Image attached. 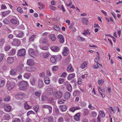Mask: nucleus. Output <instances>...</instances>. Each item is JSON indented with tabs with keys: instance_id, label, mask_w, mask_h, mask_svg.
Masks as SVG:
<instances>
[{
	"instance_id": "nucleus-31",
	"label": "nucleus",
	"mask_w": 122,
	"mask_h": 122,
	"mask_svg": "<svg viewBox=\"0 0 122 122\" xmlns=\"http://www.w3.org/2000/svg\"><path fill=\"white\" fill-rule=\"evenodd\" d=\"M13 61V57H8L7 60V62L8 64H10L12 63Z\"/></svg>"
},
{
	"instance_id": "nucleus-43",
	"label": "nucleus",
	"mask_w": 122,
	"mask_h": 122,
	"mask_svg": "<svg viewBox=\"0 0 122 122\" xmlns=\"http://www.w3.org/2000/svg\"><path fill=\"white\" fill-rule=\"evenodd\" d=\"M5 82L4 80H0V87H2L5 84Z\"/></svg>"
},
{
	"instance_id": "nucleus-47",
	"label": "nucleus",
	"mask_w": 122,
	"mask_h": 122,
	"mask_svg": "<svg viewBox=\"0 0 122 122\" xmlns=\"http://www.w3.org/2000/svg\"><path fill=\"white\" fill-rule=\"evenodd\" d=\"M56 57V60L58 61L60 60L62 58V56L60 55H58L56 56H55Z\"/></svg>"
},
{
	"instance_id": "nucleus-42",
	"label": "nucleus",
	"mask_w": 122,
	"mask_h": 122,
	"mask_svg": "<svg viewBox=\"0 0 122 122\" xmlns=\"http://www.w3.org/2000/svg\"><path fill=\"white\" fill-rule=\"evenodd\" d=\"M87 64V62L86 61L84 62L81 65V67L82 68H84L86 66Z\"/></svg>"
},
{
	"instance_id": "nucleus-29",
	"label": "nucleus",
	"mask_w": 122,
	"mask_h": 122,
	"mask_svg": "<svg viewBox=\"0 0 122 122\" xmlns=\"http://www.w3.org/2000/svg\"><path fill=\"white\" fill-rule=\"evenodd\" d=\"M70 96V94L69 92H66L64 95V97L65 99H69Z\"/></svg>"
},
{
	"instance_id": "nucleus-5",
	"label": "nucleus",
	"mask_w": 122,
	"mask_h": 122,
	"mask_svg": "<svg viewBox=\"0 0 122 122\" xmlns=\"http://www.w3.org/2000/svg\"><path fill=\"white\" fill-rule=\"evenodd\" d=\"M15 85V83L14 82H11L9 83L7 85V86L8 90H10L14 87Z\"/></svg>"
},
{
	"instance_id": "nucleus-54",
	"label": "nucleus",
	"mask_w": 122,
	"mask_h": 122,
	"mask_svg": "<svg viewBox=\"0 0 122 122\" xmlns=\"http://www.w3.org/2000/svg\"><path fill=\"white\" fill-rule=\"evenodd\" d=\"M78 83L79 85H81L82 82V79L80 77L78 79Z\"/></svg>"
},
{
	"instance_id": "nucleus-2",
	"label": "nucleus",
	"mask_w": 122,
	"mask_h": 122,
	"mask_svg": "<svg viewBox=\"0 0 122 122\" xmlns=\"http://www.w3.org/2000/svg\"><path fill=\"white\" fill-rule=\"evenodd\" d=\"M26 54V50L24 49H22L18 51L17 55L20 56H23Z\"/></svg>"
},
{
	"instance_id": "nucleus-3",
	"label": "nucleus",
	"mask_w": 122,
	"mask_h": 122,
	"mask_svg": "<svg viewBox=\"0 0 122 122\" xmlns=\"http://www.w3.org/2000/svg\"><path fill=\"white\" fill-rule=\"evenodd\" d=\"M54 118L53 117L49 116L45 117L43 119V122H53Z\"/></svg>"
},
{
	"instance_id": "nucleus-6",
	"label": "nucleus",
	"mask_w": 122,
	"mask_h": 122,
	"mask_svg": "<svg viewBox=\"0 0 122 122\" xmlns=\"http://www.w3.org/2000/svg\"><path fill=\"white\" fill-rule=\"evenodd\" d=\"M69 50L68 48L67 47H64L62 52V54L64 56H66L69 53Z\"/></svg>"
},
{
	"instance_id": "nucleus-39",
	"label": "nucleus",
	"mask_w": 122,
	"mask_h": 122,
	"mask_svg": "<svg viewBox=\"0 0 122 122\" xmlns=\"http://www.w3.org/2000/svg\"><path fill=\"white\" fill-rule=\"evenodd\" d=\"M3 22L4 24L6 25H9L10 23V22L9 19L7 18L5 19L3 21Z\"/></svg>"
},
{
	"instance_id": "nucleus-18",
	"label": "nucleus",
	"mask_w": 122,
	"mask_h": 122,
	"mask_svg": "<svg viewBox=\"0 0 122 122\" xmlns=\"http://www.w3.org/2000/svg\"><path fill=\"white\" fill-rule=\"evenodd\" d=\"M65 86H66L67 90L70 92H71L72 89V88L71 85L70 83H65Z\"/></svg>"
},
{
	"instance_id": "nucleus-38",
	"label": "nucleus",
	"mask_w": 122,
	"mask_h": 122,
	"mask_svg": "<svg viewBox=\"0 0 122 122\" xmlns=\"http://www.w3.org/2000/svg\"><path fill=\"white\" fill-rule=\"evenodd\" d=\"M10 48L11 46H10L5 45L4 47V49L5 51H8Z\"/></svg>"
},
{
	"instance_id": "nucleus-44",
	"label": "nucleus",
	"mask_w": 122,
	"mask_h": 122,
	"mask_svg": "<svg viewBox=\"0 0 122 122\" xmlns=\"http://www.w3.org/2000/svg\"><path fill=\"white\" fill-rule=\"evenodd\" d=\"M98 58H95V61L96 63V64H98L100 65V66H102V65H100L98 63V62L100 58L99 56H98Z\"/></svg>"
},
{
	"instance_id": "nucleus-56",
	"label": "nucleus",
	"mask_w": 122,
	"mask_h": 122,
	"mask_svg": "<svg viewBox=\"0 0 122 122\" xmlns=\"http://www.w3.org/2000/svg\"><path fill=\"white\" fill-rule=\"evenodd\" d=\"M90 33L88 30H85V32L82 33V34L84 35L85 36H86L88 34H90Z\"/></svg>"
},
{
	"instance_id": "nucleus-10",
	"label": "nucleus",
	"mask_w": 122,
	"mask_h": 122,
	"mask_svg": "<svg viewBox=\"0 0 122 122\" xmlns=\"http://www.w3.org/2000/svg\"><path fill=\"white\" fill-rule=\"evenodd\" d=\"M29 53L31 56L33 57L35 55V52L34 50L32 48H30L28 51Z\"/></svg>"
},
{
	"instance_id": "nucleus-8",
	"label": "nucleus",
	"mask_w": 122,
	"mask_h": 122,
	"mask_svg": "<svg viewBox=\"0 0 122 122\" xmlns=\"http://www.w3.org/2000/svg\"><path fill=\"white\" fill-rule=\"evenodd\" d=\"M50 48L53 51L57 52L60 50V48L57 46H53L51 47Z\"/></svg>"
},
{
	"instance_id": "nucleus-57",
	"label": "nucleus",
	"mask_w": 122,
	"mask_h": 122,
	"mask_svg": "<svg viewBox=\"0 0 122 122\" xmlns=\"http://www.w3.org/2000/svg\"><path fill=\"white\" fill-rule=\"evenodd\" d=\"M17 10L20 13H22L23 11L22 9L20 7H18L17 9Z\"/></svg>"
},
{
	"instance_id": "nucleus-4",
	"label": "nucleus",
	"mask_w": 122,
	"mask_h": 122,
	"mask_svg": "<svg viewBox=\"0 0 122 122\" xmlns=\"http://www.w3.org/2000/svg\"><path fill=\"white\" fill-rule=\"evenodd\" d=\"M42 107L43 108H47L48 109L49 111V114L51 113L52 107L51 106L48 105H42Z\"/></svg>"
},
{
	"instance_id": "nucleus-59",
	"label": "nucleus",
	"mask_w": 122,
	"mask_h": 122,
	"mask_svg": "<svg viewBox=\"0 0 122 122\" xmlns=\"http://www.w3.org/2000/svg\"><path fill=\"white\" fill-rule=\"evenodd\" d=\"M23 34V33L22 32H20L17 35V37H21L22 36Z\"/></svg>"
},
{
	"instance_id": "nucleus-33",
	"label": "nucleus",
	"mask_w": 122,
	"mask_h": 122,
	"mask_svg": "<svg viewBox=\"0 0 122 122\" xmlns=\"http://www.w3.org/2000/svg\"><path fill=\"white\" fill-rule=\"evenodd\" d=\"M80 109L78 107H75L70 108V110L72 112H74L76 110Z\"/></svg>"
},
{
	"instance_id": "nucleus-14",
	"label": "nucleus",
	"mask_w": 122,
	"mask_h": 122,
	"mask_svg": "<svg viewBox=\"0 0 122 122\" xmlns=\"http://www.w3.org/2000/svg\"><path fill=\"white\" fill-rule=\"evenodd\" d=\"M57 37L59 39L60 42L61 43H63L64 41V39L62 35H58Z\"/></svg>"
},
{
	"instance_id": "nucleus-62",
	"label": "nucleus",
	"mask_w": 122,
	"mask_h": 122,
	"mask_svg": "<svg viewBox=\"0 0 122 122\" xmlns=\"http://www.w3.org/2000/svg\"><path fill=\"white\" fill-rule=\"evenodd\" d=\"M64 79L62 78H60L59 80V84L63 83L64 82Z\"/></svg>"
},
{
	"instance_id": "nucleus-25",
	"label": "nucleus",
	"mask_w": 122,
	"mask_h": 122,
	"mask_svg": "<svg viewBox=\"0 0 122 122\" xmlns=\"http://www.w3.org/2000/svg\"><path fill=\"white\" fill-rule=\"evenodd\" d=\"M30 82L31 85H35L36 83L35 78L34 77H32L30 79Z\"/></svg>"
},
{
	"instance_id": "nucleus-58",
	"label": "nucleus",
	"mask_w": 122,
	"mask_h": 122,
	"mask_svg": "<svg viewBox=\"0 0 122 122\" xmlns=\"http://www.w3.org/2000/svg\"><path fill=\"white\" fill-rule=\"evenodd\" d=\"M78 40L81 41H84L85 40V39L84 38H82V37L80 36H79L78 37Z\"/></svg>"
},
{
	"instance_id": "nucleus-63",
	"label": "nucleus",
	"mask_w": 122,
	"mask_h": 122,
	"mask_svg": "<svg viewBox=\"0 0 122 122\" xmlns=\"http://www.w3.org/2000/svg\"><path fill=\"white\" fill-rule=\"evenodd\" d=\"M35 95L38 97H39L41 95V93L39 92H36L35 93Z\"/></svg>"
},
{
	"instance_id": "nucleus-30",
	"label": "nucleus",
	"mask_w": 122,
	"mask_h": 122,
	"mask_svg": "<svg viewBox=\"0 0 122 122\" xmlns=\"http://www.w3.org/2000/svg\"><path fill=\"white\" fill-rule=\"evenodd\" d=\"M81 21L84 24L87 25L88 24V19L87 18L84 17L82 18Z\"/></svg>"
},
{
	"instance_id": "nucleus-28",
	"label": "nucleus",
	"mask_w": 122,
	"mask_h": 122,
	"mask_svg": "<svg viewBox=\"0 0 122 122\" xmlns=\"http://www.w3.org/2000/svg\"><path fill=\"white\" fill-rule=\"evenodd\" d=\"M11 109V107L9 105H7L6 107L5 108V110L7 112H10Z\"/></svg>"
},
{
	"instance_id": "nucleus-50",
	"label": "nucleus",
	"mask_w": 122,
	"mask_h": 122,
	"mask_svg": "<svg viewBox=\"0 0 122 122\" xmlns=\"http://www.w3.org/2000/svg\"><path fill=\"white\" fill-rule=\"evenodd\" d=\"M106 36H107L109 37H111L112 38H113V42H115L116 41V39L115 38V37L113 36H111V35L110 34H106L105 35Z\"/></svg>"
},
{
	"instance_id": "nucleus-37",
	"label": "nucleus",
	"mask_w": 122,
	"mask_h": 122,
	"mask_svg": "<svg viewBox=\"0 0 122 122\" xmlns=\"http://www.w3.org/2000/svg\"><path fill=\"white\" fill-rule=\"evenodd\" d=\"M44 82L47 85L49 84L50 83V81L49 78L47 77H46L44 79Z\"/></svg>"
},
{
	"instance_id": "nucleus-34",
	"label": "nucleus",
	"mask_w": 122,
	"mask_h": 122,
	"mask_svg": "<svg viewBox=\"0 0 122 122\" xmlns=\"http://www.w3.org/2000/svg\"><path fill=\"white\" fill-rule=\"evenodd\" d=\"M31 76L30 73H25L24 75V77L27 79H29Z\"/></svg>"
},
{
	"instance_id": "nucleus-35",
	"label": "nucleus",
	"mask_w": 122,
	"mask_h": 122,
	"mask_svg": "<svg viewBox=\"0 0 122 122\" xmlns=\"http://www.w3.org/2000/svg\"><path fill=\"white\" fill-rule=\"evenodd\" d=\"M36 38V36L35 35H32L29 38V41L30 42L33 41L34 39Z\"/></svg>"
},
{
	"instance_id": "nucleus-52",
	"label": "nucleus",
	"mask_w": 122,
	"mask_h": 122,
	"mask_svg": "<svg viewBox=\"0 0 122 122\" xmlns=\"http://www.w3.org/2000/svg\"><path fill=\"white\" fill-rule=\"evenodd\" d=\"M65 100H64V99H60L58 101V102L59 104H61L62 103H64L65 102H66Z\"/></svg>"
},
{
	"instance_id": "nucleus-16",
	"label": "nucleus",
	"mask_w": 122,
	"mask_h": 122,
	"mask_svg": "<svg viewBox=\"0 0 122 122\" xmlns=\"http://www.w3.org/2000/svg\"><path fill=\"white\" fill-rule=\"evenodd\" d=\"M81 93L80 91L78 90H75L73 93V96L76 97L77 96H79Z\"/></svg>"
},
{
	"instance_id": "nucleus-49",
	"label": "nucleus",
	"mask_w": 122,
	"mask_h": 122,
	"mask_svg": "<svg viewBox=\"0 0 122 122\" xmlns=\"http://www.w3.org/2000/svg\"><path fill=\"white\" fill-rule=\"evenodd\" d=\"M58 67L57 66H55L52 67V70L54 71H56L58 69Z\"/></svg>"
},
{
	"instance_id": "nucleus-13",
	"label": "nucleus",
	"mask_w": 122,
	"mask_h": 122,
	"mask_svg": "<svg viewBox=\"0 0 122 122\" xmlns=\"http://www.w3.org/2000/svg\"><path fill=\"white\" fill-rule=\"evenodd\" d=\"M10 75L12 76H16L17 75V70L15 68L11 70L10 72Z\"/></svg>"
},
{
	"instance_id": "nucleus-27",
	"label": "nucleus",
	"mask_w": 122,
	"mask_h": 122,
	"mask_svg": "<svg viewBox=\"0 0 122 122\" xmlns=\"http://www.w3.org/2000/svg\"><path fill=\"white\" fill-rule=\"evenodd\" d=\"M24 107L26 110H28L31 108V107L28 104L27 102H25L24 104Z\"/></svg>"
},
{
	"instance_id": "nucleus-1",
	"label": "nucleus",
	"mask_w": 122,
	"mask_h": 122,
	"mask_svg": "<svg viewBox=\"0 0 122 122\" xmlns=\"http://www.w3.org/2000/svg\"><path fill=\"white\" fill-rule=\"evenodd\" d=\"M18 85L20 89L22 90L26 89L27 87V83L24 81L20 82L19 83Z\"/></svg>"
},
{
	"instance_id": "nucleus-55",
	"label": "nucleus",
	"mask_w": 122,
	"mask_h": 122,
	"mask_svg": "<svg viewBox=\"0 0 122 122\" xmlns=\"http://www.w3.org/2000/svg\"><path fill=\"white\" fill-rule=\"evenodd\" d=\"M53 28L56 31H59L60 29L59 27L57 25H54V26Z\"/></svg>"
},
{
	"instance_id": "nucleus-36",
	"label": "nucleus",
	"mask_w": 122,
	"mask_h": 122,
	"mask_svg": "<svg viewBox=\"0 0 122 122\" xmlns=\"http://www.w3.org/2000/svg\"><path fill=\"white\" fill-rule=\"evenodd\" d=\"M33 108L34 110L36 112H37L38 111H39V107L38 105H37L34 106Z\"/></svg>"
},
{
	"instance_id": "nucleus-22",
	"label": "nucleus",
	"mask_w": 122,
	"mask_h": 122,
	"mask_svg": "<svg viewBox=\"0 0 122 122\" xmlns=\"http://www.w3.org/2000/svg\"><path fill=\"white\" fill-rule=\"evenodd\" d=\"M81 116V115L80 113H78L76 114L74 116V119L76 121H78L79 120V117Z\"/></svg>"
},
{
	"instance_id": "nucleus-40",
	"label": "nucleus",
	"mask_w": 122,
	"mask_h": 122,
	"mask_svg": "<svg viewBox=\"0 0 122 122\" xmlns=\"http://www.w3.org/2000/svg\"><path fill=\"white\" fill-rule=\"evenodd\" d=\"M15 49H13L9 52V55H14L15 53Z\"/></svg>"
},
{
	"instance_id": "nucleus-46",
	"label": "nucleus",
	"mask_w": 122,
	"mask_h": 122,
	"mask_svg": "<svg viewBox=\"0 0 122 122\" xmlns=\"http://www.w3.org/2000/svg\"><path fill=\"white\" fill-rule=\"evenodd\" d=\"M10 11L8 10L2 12V14L3 16H5L6 15H7L9 13H10Z\"/></svg>"
},
{
	"instance_id": "nucleus-32",
	"label": "nucleus",
	"mask_w": 122,
	"mask_h": 122,
	"mask_svg": "<svg viewBox=\"0 0 122 122\" xmlns=\"http://www.w3.org/2000/svg\"><path fill=\"white\" fill-rule=\"evenodd\" d=\"M49 37L52 41H54L56 40V38L54 34L51 35L49 36Z\"/></svg>"
},
{
	"instance_id": "nucleus-20",
	"label": "nucleus",
	"mask_w": 122,
	"mask_h": 122,
	"mask_svg": "<svg viewBox=\"0 0 122 122\" xmlns=\"http://www.w3.org/2000/svg\"><path fill=\"white\" fill-rule=\"evenodd\" d=\"M75 76V74L74 73H72L69 74L67 77V79L69 80H71L72 79L74 78Z\"/></svg>"
},
{
	"instance_id": "nucleus-45",
	"label": "nucleus",
	"mask_w": 122,
	"mask_h": 122,
	"mask_svg": "<svg viewBox=\"0 0 122 122\" xmlns=\"http://www.w3.org/2000/svg\"><path fill=\"white\" fill-rule=\"evenodd\" d=\"M104 82L103 79H99L98 80V83L100 86H102V85Z\"/></svg>"
},
{
	"instance_id": "nucleus-48",
	"label": "nucleus",
	"mask_w": 122,
	"mask_h": 122,
	"mask_svg": "<svg viewBox=\"0 0 122 122\" xmlns=\"http://www.w3.org/2000/svg\"><path fill=\"white\" fill-rule=\"evenodd\" d=\"M89 110L87 109H85L84 111L83 115L84 116H86L88 115Z\"/></svg>"
},
{
	"instance_id": "nucleus-23",
	"label": "nucleus",
	"mask_w": 122,
	"mask_h": 122,
	"mask_svg": "<svg viewBox=\"0 0 122 122\" xmlns=\"http://www.w3.org/2000/svg\"><path fill=\"white\" fill-rule=\"evenodd\" d=\"M43 83L42 80H39L38 82V87L39 88H40L43 87Z\"/></svg>"
},
{
	"instance_id": "nucleus-51",
	"label": "nucleus",
	"mask_w": 122,
	"mask_h": 122,
	"mask_svg": "<svg viewBox=\"0 0 122 122\" xmlns=\"http://www.w3.org/2000/svg\"><path fill=\"white\" fill-rule=\"evenodd\" d=\"M10 99V97L8 96H6L4 98V100L5 101L8 102Z\"/></svg>"
},
{
	"instance_id": "nucleus-15",
	"label": "nucleus",
	"mask_w": 122,
	"mask_h": 122,
	"mask_svg": "<svg viewBox=\"0 0 122 122\" xmlns=\"http://www.w3.org/2000/svg\"><path fill=\"white\" fill-rule=\"evenodd\" d=\"M59 108L60 110L62 112L66 111L67 108L66 106L65 105H60Z\"/></svg>"
},
{
	"instance_id": "nucleus-19",
	"label": "nucleus",
	"mask_w": 122,
	"mask_h": 122,
	"mask_svg": "<svg viewBox=\"0 0 122 122\" xmlns=\"http://www.w3.org/2000/svg\"><path fill=\"white\" fill-rule=\"evenodd\" d=\"M47 93L50 95H51L53 93H54L53 89L51 88H48L47 89Z\"/></svg>"
},
{
	"instance_id": "nucleus-21",
	"label": "nucleus",
	"mask_w": 122,
	"mask_h": 122,
	"mask_svg": "<svg viewBox=\"0 0 122 122\" xmlns=\"http://www.w3.org/2000/svg\"><path fill=\"white\" fill-rule=\"evenodd\" d=\"M27 64L30 66H32L34 64V62L33 60L32 59H29L27 60Z\"/></svg>"
},
{
	"instance_id": "nucleus-9",
	"label": "nucleus",
	"mask_w": 122,
	"mask_h": 122,
	"mask_svg": "<svg viewBox=\"0 0 122 122\" xmlns=\"http://www.w3.org/2000/svg\"><path fill=\"white\" fill-rule=\"evenodd\" d=\"M20 43V41L17 39H14L12 42V44L15 46H19Z\"/></svg>"
},
{
	"instance_id": "nucleus-12",
	"label": "nucleus",
	"mask_w": 122,
	"mask_h": 122,
	"mask_svg": "<svg viewBox=\"0 0 122 122\" xmlns=\"http://www.w3.org/2000/svg\"><path fill=\"white\" fill-rule=\"evenodd\" d=\"M48 41L47 39L46 38H40L39 41L40 43L44 44L47 43Z\"/></svg>"
},
{
	"instance_id": "nucleus-53",
	"label": "nucleus",
	"mask_w": 122,
	"mask_h": 122,
	"mask_svg": "<svg viewBox=\"0 0 122 122\" xmlns=\"http://www.w3.org/2000/svg\"><path fill=\"white\" fill-rule=\"evenodd\" d=\"M31 114H35V113L32 111H30L28 112L27 113V115L28 116Z\"/></svg>"
},
{
	"instance_id": "nucleus-64",
	"label": "nucleus",
	"mask_w": 122,
	"mask_h": 122,
	"mask_svg": "<svg viewBox=\"0 0 122 122\" xmlns=\"http://www.w3.org/2000/svg\"><path fill=\"white\" fill-rule=\"evenodd\" d=\"M12 122H20V120L18 118H16Z\"/></svg>"
},
{
	"instance_id": "nucleus-24",
	"label": "nucleus",
	"mask_w": 122,
	"mask_h": 122,
	"mask_svg": "<svg viewBox=\"0 0 122 122\" xmlns=\"http://www.w3.org/2000/svg\"><path fill=\"white\" fill-rule=\"evenodd\" d=\"M5 38H1L0 40V48H1L3 44L5 42Z\"/></svg>"
},
{
	"instance_id": "nucleus-7",
	"label": "nucleus",
	"mask_w": 122,
	"mask_h": 122,
	"mask_svg": "<svg viewBox=\"0 0 122 122\" xmlns=\"http://www.w3.org/2000/svg\"><path fill=\"white\" fill-rule=\"evenodd\" d=\"M62 95V92L60 91H57L55 94V96L56 99L60 98Z\"/></svg>"
},
{
	"instance_id": "nucleus-61",
	"label": "nucleus",
	"mask_w": 122,
	"mask_h": 122,
	"mask_svg": "<svg viewBox=\"0 0 122 122\" xmlns=\"http://www.w3.org/2000/svg\"><path fill=\"white\" fill-rule=\"evenodd\" d=\"M26 70L29 72H30L33 70V68L30 67H27Z\"/></svg>"
},
{
	"instance_id": "nucleus-17",
	"label": "nucleus",
	"mask_w": 122,
	"mask_h": 122,
	"mask_svg": "<svg viewBox=\"0 0 122 122\" xmlns=\"http://www.w3.org/2000/svg\"><path fill=\"white\" fill-rule=\"evenodd\" d=\"M10 21L12 24L16 26L18 25L19 24V21H18L16 19H11Z\"/></svg>"
},
{
	"instance_id": "nucleus-41",
	"label": "nucleus",
	"mask_w": 122,
	"mask_h": 122,
	"mask_svg": "<svg viewBox=\"0 0 122 122\" xmlns=\"http://www.w3.org/2000/svg\"><path fill=\"white\" fill-rule=\"evenodd\" d=\"M99 113L101 117L102 118L105 117V114L104 112L102 111H100L99 112Z\"/></svg>"
},
{
	"instance_id": "nucleus-60",
	"label": "nucleus",
	"mask_w": 122,
	"mask_h": 122,
	"mask_svg": "<svg viewBox=\"0 0 122 122\" xmlns=\"http://www.w3.org/2000/svg\"><path fill=\"white\" fill-rule=\"evenodd\" d=\"M67 74V73L66 72H63L61 75V76L62 77L65 78L66 77Z\"/></svg>"
},
{
	"instance_id": "nucleus-11",
	"label": "nucleus",
	"mask_w": 122,
	"mask_h": 122,
	"mask_svg": "<svg viewBox=\"0 0 122 122\" xmlns=\"http://www.w3.org/2000/svg\"><path fill=\"white\" fill-rule=\"evenodd\" d=\"M66 70L67 71L70 72H72L74 71V69L71 64H70L67 66Z\"/></svg>"
},
{
	"instance_id": "nucleus-26",
	"label": "nucleus",
	"mask_w": 122,
	"mask_h": 122,
	"mask_svg": "<svg viewBox=\"0 0 122 122\" xmlns=\"http://www.w3.org/2000/svg\"><path fill=\"white\" fill-rule=\"evenodd\" d=\"M50 61L51 62L53 63H56V60L55 56H52L50 58Z\"/></svg>"
}]
</instances>
